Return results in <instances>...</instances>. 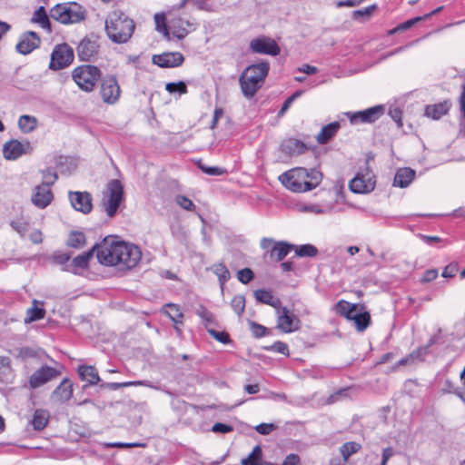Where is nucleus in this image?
<instances>
[{"mask_svg": "<svg viewBox=\"0 0 465 465\" xmlns=\"http://www.w3.org/2000/svg\"><path fill=\"white\" fill-rule=\"evenodd\" d=\"M51 259L56 264L66 266V263L70 260V255L67 253L56 252L52 255Z\"/></svg>", "mask_w": 465, "mask_h": 465, "instance_id": "nucleus-58", "label": "nucleus"}, {"mask_svg": "<svg viewBox=\"0 0 465 465\" xmlns=\"http://www.w3.org/2000/svg\"><path fill=\"white\" fill-rule=\"evenodd\" d=\"M41 40L38 35L33 31L25 33L19 42L17 43L15 49L22 54H28L40 45Z\"/></svg>", "mask_w": 465, "mask_h": 465, "instance_id": "nucleus-20", "label": "nucleus"}, {"mask_svg": "<svg viewBox=\"0 0 465 465\" xmlns=\"http://www.w3.org/2000/svg\"><path fill=\"white\" fill-rule=\"evenodd\" d=\"M415 177V171L405 167L400 168L394 176L393 185L400 188L408 187Z\"/></svg>", "mask_w": 465, "mask_h": 465, "instance_id": "nucleus-27", "label": "nucleus"}, {"mask_svg": "<svg viewBox=\"0 0 465 465\" xmlns=\"http://www.w3.org/2000/svg\"><path fill=\"white\" fill-rule=\"evenodd\" d=\"M74 57V51L67 44L58 45L51 54L49 68L54 71L64 69L73 63Z\"/></svg>", "mask_w": 465, "mask_h": 465, "instance_id": "nucleus-10", "label": "nucleus"}, {"mask_svg": "<svg viewBox=\"0 0 465 465\" xmlns=\"http://www.w3.org/2000/svg\"><path fill=\"white\" fill-rule=\"evenodd\" d=\"M45 316L44 303L34 300L32 307L27 310V316L25 320H42Z\"/></svg>", "mask_w": 465, "mask_h": 465, "instance_id": "nucleus-34", "label": "nucleus"}, {"mask_svg": "<svg viewBox=\"0 0 465 465\" xmlns=\"http://www.w3.org/2000/svg\"><path fill=\"white\" fill-rule=\"evenodd\" d=\"M100 94L105 104H114L119 100L121 88L115 76L108 75L102 80Z\"/></svg>", "mask_w": 465, "mask_h": 465, "instance_id": "nucleus-12", "label": "nucleus"}, {"mask_svg": "<svg viewBox=\"0 0 465 465\" xmlns=\"http://www.w3.org/2000/svg\"><path fill=\"white\" fill-rule=\"evenodd\" d=\"M32 145L30 142H19L18 140H11L6 142L3 147V153L7 160H16L23 154L31 153Z\"/></svg>", "mask_w": 465, "mask_h": 465, "instance_id": "nucleus-14", "label": "nucleus"}, {"mask_svg": "<svg viewBox=\"0 0 465 465\" xmlns=\"http://www.w3.org/2000/svg\"><path fill=\"white\" fill-rule=\"evenodd\" d=\"M97 244H95L90 251L85 252L76 257H74L72 261V263L66 265L64 268V271L72 272L74 273L77 272V269H85L88 266L90 259L93 257L94 250L99 248Z\"/></svg>", "mask_w": 465, "mask_h": 465, "instance_id": "nucleus-24", "label": "nucleus"}, {"mask_svg": "<svg viewBox=\"0 0 465 465\" xmlns=\"http://www.w3.org/2000/svg\"><path fill=\"white\" fill-rule=\"evenodd\" d=\"M175 201L179 206L186 211H193L195 209L194 203L186 196L178 195Z\"/></svg>", "mask_w": 465, "mask_h": 465, "instance_id": "nucleus-53", "label": "nucleus"}, {"mask_svg": "<svg viewBox=\"0 0 465 465\" xmlns=\"http://www.w3.org/2000/svg\"><path fill=\"white\" fill-rule=\"evenodd\" d=\"M262 451L259 445H256L252 452L242 460V465H260L262 462Z\"/></svg>", "mask_w": 465, "mask_h": 465, "instance_id": "nucleus-36", "label": "nucleus"}, {"mask_svg": "<svg viewBox=\"0 0 465 465\" xmlns=\"http://www.w3.org/2000/svg\"><path fill=\"white\" fill-rule=\"evenodd\" d=\"M265 350L267 351H273L275 352L283 354L288 356L289 355V348L288 345L282 341H276L271 346L265 347Z\"/></svg>", "mask_w": 465, "mask_h": 465, "instance_id": "nucleus-52", "label": "nucleus"}, {"mask_svg": "<svg viewBox=\"0 0 465 465\" xmlns=\"http://www.w3.org/2000/svg\"><path fill=\"white\" fill-rule=\"evenodd\" d=\"M73 391L74 390L72 381L69 379L65 378L52 392L51 401L54 403H64L72 398Z\"/></svg>", "mask_w": 465, "mask_h": 465, "instance_id": "nucleus-21", "label": "nucleus"}, {"mask_svg": "<svg viewBox=\"0 0 465 465\" xmlns=\"http://www.w3.org/2000/svg\"><path fill=\"white\" fill-rule=\"evenodd\" d=\"M457 272H458V264L457 263H450L444 268V270L442 272V276L444 278H451V277H454Z\"/></svg>", "mask_w": 465, "mask_h": 465, "instance_id": "nucleus-60", "label": "nucleus"}, {"mask_svg": "<svg viewBox=\"0 0 465 465\" xmlns=\"http://www.w3.org/2000/svg\"><path fill=\"white\" fill-rule=\"evenodd\" d=\"M394 450L391 447L385 448L382 451L381 465H387L388 460L393 456Z\"/></svg>", "mask_w": 465, "mask_h": 465, "instance_id": "nucleus-64", "label": "nucleus"}, {"mask_svg": "<svg viewBox=\"0 0 465 465\" xmlns=\"http://www.w3.org/2000/svg\"><path fill=\"white\" fill-rule=\"evenodd\" d=\"M280 148L283 153L290 156L302 154L308 149L307 145L303 142L294 138H289L282 141Z\"/></svg>", "mask_w": 465, "mask_h": 465, "instance_id": "nucleus-23", "label": "nucleus"}, {"mask_svg": "<svg viewBox=\"0 0 465 465\" xmlns=\"http://www.w3.org/2000/svg\"><path fill=\"white\" fill-rule=\"evenodd\" d=\"M10 226L21 236L25 237L28 232L29 223L23 218L12 220Z\"/></svg>", "mask_w": 465, "mask_h": 465, "instance_id": "nucleus-44", "label": "nucleus"}, {"mask_svg": "<svg viewBox=\"0 0 465 465\" xmlns=\"http://www.w3.org/2000/svg\"><path fill=\"white\" fill-rule=\"evenodd\" d=\"M163 313L170 320H177L183 317L180 307L173 303H168L163 309Z\"/></svg>", "mask_w": 465, "mask_h": 465, "instance_id": "nucleus-45", "label": "nucleus"}, {"mask_svg": "<svg viewBox=\"0 0 465 465\" xmlns=\"http://www.w3.org/2000/svg\"><path fill=\"white\" fill-rule=\"evenodd\" d=\"M302 91L299 90V91H296L295 93H293L290 97H288L284 101V103L279 112V114H283L288 110L290 105L293 103V101L295 99H297L298 97H300L302 95Z\"/></svg>", "mask_w": 465, "mask_h": 465, "instance_id": "nucleus-55", "label": "nucleus"}, {"mask_svg": "<svg viewBox=\"0 0 465 465\" xmlns=\"http://www.w3.org/2000/svg\"><path fill=\"white\" fill-rule=\"evenodd\" d=\"M250 49L255 54L278 55L281 52L277 43L269 37L260 36L250 42Z\"/></svg>", "mask_w": 465, "mask_h": 465, "instance_id": "nucleus-13", "label": "nucleus"}, {"mask_svg": "<svg viewBox=\"0 0 465 465\" xmlns=\"http://www.w3.org/2000/svg\"><path fill=\"white\" fill-rule=\"evenodd\" d=\"M293 249H295L296 255L300 257H314L318 253L317 248L312 244L294 245Z\"/></svg>", "mask_w": 465, "mask_h": 465, "instance_id": "nucleus-43", "label": "nucleus"}, {"mask_svg": "<svg viewBox=\"0 0 465 465\" xmlns=\"http://www.w3.org/2000/svg\"><path fill=\"white\" fill-rule=\"evenodd\" d=\"M365 0H341V1H338L336 3V6L338 8H341V7H353V6H356V5H359L360 4H361L362 2H364Z\"/></svg>", "mask_w": 465, "mask_h": 465, "instance_id": "nucleus-62", "label": "nucleus"}, {"mask_svg": "<svg viewBox=\"0 0 465 465\" xmlns=\"http://www.w3.org/2000/svg\"><path fill=\"white\" fill-rule=\"evenodd\" d=\"M350 189L356 193H368L374 190L375 180L373 175L366 171V173H357L356 176L350 182Z\"/></svg>", "mask_w": 465, "mask_h": 465, "instance_id": "nucleus-15", "label": "nucleus"}, {"mask_svg": "<svg viewBox=\"0 0 465 465\" xmlns=\"http://www.w3.org/2000/svg\"><path fill=\"white\" fill-rule=\"evenodd\" d=\"M154 22L156 30L163 35L167 40H171V33L165 23V16L163 14H155Z\"/></svg>", "mask_w": 465, "mask_h": 465, "instance_id": "nucleus-39", "label": "nucleus"}, {"mask_svg": "<svg viewBox=\"0 0 465 465\" xmlns=\"http://www.w3.org/2000/svg\"><path fill=\"white\" fill-rule=\"evenodd\" d=\"M53 193L46 185H37L34 189L32 203L35 206L44 209L48 206L53 200Z\"/></svg>", "mask_w": 465, "mask_h": 465, "instance_id": "nucleus-22", "label": "nucleus"}, {"mask_svg": "<svg viewBox=\"0 0 465 465\" xmlns=\"http://www.w3.org/2000/svg\"><path fill=\"white\" fill-rule=\"evenodd\" d=\"M193 25L183 18L173 19L170 23L171 35L179 40L183 39L190 32L189 27Z\"/></svg>", "mask_w": 465, "mask_h": 465, "instance_id": "nucleus-25", "label": "nucleus"}, {"mask_svg": "<svg viewBox=\"0 0 465 465\" xmlns=\"http://www.w3.org/2000/svg\"><path fill=\"white\" fill-rule=\"evenodd\" d=\"M72 77L81 90L89 93L94 89L100 79L101 71L94 65H80L73 70Z\"/></svg>", "mask_w": 465, "mask_h": 465, "instance_id": "nucleus-6", "label": "nucleus"}, {"mask_svg": "<svg viewBox=\"0 0 465 465\" xmlns=\"http://www.w3.org/2000/svg\"><path fill=\"white\" fill-rule=\"evenodd\" d=\"M294 248V245L285 242H277L270 251V257L280 262L283 260L289 252Z\"/></svg>", "mask_w": 465, "mask_h": 465, "instance_id": "nucleus-29", "label": "nucleus"}, {"mask_svg": "<svg viewBox=\"0 0 465 465\" xmlns=\"http://www.w3.org/2000/svg\"><path fill=\"white\" fill-rule=\"evenodd\" d=\"M232 427L230 426V425H227V424H224V423H221V422H217L215 423L213 428H212V430L213 432H216V433H223V434H225V433H228V432H231L232 431Z\"/></svg>", "mask_w": 465, "mask_h": 465, "instance_id": "nucleus-61", "label": "nucleus"}, {"mask_svg": "<svg viewBox=\"0 0 465 465\" xmlns=\"http://www.w3.org/2000/svg\"><path fill=\"white\" fill-rule=\"evenodd\" d=\"M300 322H279L278 329L282 332L289 333L300 328Z\"/></svg>", "mask_w": 465, "mask_h": 465, "instance_id": "nucleus-50", "label": "nucleus"}, {"mask_svg": "<svg viewBox=\"0 0 465 465\" xmlns=\"http://www.w3.org/2000/svg\"><path fill=\"white\" fill-rule=\"evenodd\" d=\"M377 5H372L362 9H358L352 12L351 17L356 21H366L370 19L373 12L376 10Z\"/></svg>", "mask_w": 465, "mask_h": 465, "instance_id": "nucleus-38", "label": "nucleus"}, {"mask_svg": "<svg viewBox=\"0 0 465 465\" xmlns=\"http://www.w3.org/2000/svg\"><path fill=\"white\" fill-rule=\"evenodd\" d=\"M213 272L217 275L219 282L223 287L224 283L230 279V272L223 263L214 264L212 267Z\"/></svg>", "mask_w": 465, "mask_h": 465, "instance_id": "nucleus-40", "label": "nucleus"}, {"mask_svg": "<svg viewBox=\"0 0 465 465\" xmlns=\"http://www.w3.org/2000/svg\"><path fill=\"white\" fill-rule=\"evenodd\" d=\"M77 55L81 61H91L99 51V45L94 35L85 36L81 40L77 48Z\"/></svg>", "mask_w": 465, "mask_h": 465, "instance_id": "nucleus-16", "label": "nucleus"}, {"mask_svg": "<svg viewBox=\"0 0 465 465\" xmlns=\"http://www.w3.org/2000/svg\"><path fill=\"white\" fill-rule=\"evenodd\" d=\"M385 112L383 105H375L363 111L347 112L345 115L350 119L351 124H371L377 121Z\"/></svg>", "mask_w": 465, "mask_h": 465, "instance_id": "nucleus-11", "label": "nucleus"}, {"mask_svg": "<svg viewBox=\"0 0 465 465\" xmlns=\"http://www.w3.org/2000/svg\"><path fill=\"white\" fill-rule=\"evenodd\" d=\"M340 128V124L338 122H334L323 126L321 132L317 135V141L319 143H326Z\"/></svg>", "mask_w": 465, "mask_h": 465, "instance_id": "nucleus-31", "label": "nucleus"}, {"mask_svg": "<svg viewBox=\"0 0 465 465\" xmlns=\"http://www.w3.org/2000/svg\"><path fill=\"white\" fill-rule=\"evenodd\" d=\"M57 173L51 168L43 171V183L42 185H46L48 188L57 180Z\"/></svg>", "mask_w": 465, "mask_h": 465, "instance_id": "nucleus-49", "label": "nucleus"}, {"mask_svg": "<svg viewBox=\"0 0 465 465\" xmlns=\"http://www.w3.org/2000/svg\"><path fill=\"white\" fill-rule=\"evenodd\" d=\"M12 353L15 357L25 361L30 358H41L44 351L40 348L22 347L15 349Z\"/></svg>", "mask_w": 465, "mask_h": 465, "instance_id": "nucleus-30", "label": "nucleus"}, {"mask_svg": "<svg viewBox=\"0 0 465 465\" xmlns=\"http://www.w3.org/2000/svg\"><path fill=\"white\" fill-rule=\"evenodd\" d=\"M12 371L10 359L6 356H0V381H7Z\"/></svg>", "mask_w": 465, "mask_h": 465, "instance_id": "nucleus-37", "label": "nucleus"}, {"mask_svg": "<svg viewBox=\"0 0 465 465\" xmlns=\"http://www.w3.org/2000/svg\"><path fill=\"white\" fill-rule=\"evenodd\" d=\"M78 374L82 380L86 381L90 385H94L100 381V377L93 366L79 367Z\"/></svg>", "mask_w": 465, "mask_h": 465, "instance_id": "nucleus-32", "label": "nucleus"}, {"mask_svg": "<svg viewBox=\"0 0 465 465\" xmlns=\"http://www.w3.org/2000/svg\"><path fill=\"white\" fill-rule=\"evenodd\" d=\"M50 16L61 24H74L85 19L86 10L75 2L58 4L50 10Z\"/></svg>", "mask_w": 465, "mask_h": 465, "instance_id": "nucleus-5", "label": "nucleus"}, {"mask_svg": "<svg viewBox=\"0 0 465 465\" xmlns=\"http://www.w3.org/2000/svg\"><path fill=\"white\" fill-rule=\"evenodd\" d=\"M59 375V371L50 366H43L36 370L29 379V385L32 389H36L54 379Z\"/></svg>", "mask_w": 465, "mask_h": 465, "instance_id": "nucleus-19", "label": "nucleus"}, {"mask_svg": "<svg viewBox=\"0 0 465 465\" xmlns=\"http://www.w3.org/2000/svg\"><path fill=\"white\" fill-rule=\"evenodd\" d=\"M143 381H127V382H112V383H108L107 387L112 390H118L120 388H124V387H129V386H139V385H143Z\"/></svg>", "mask_w": 465, "mask_h": 465, "instance_id": "nucleus-57", "label": "nucleus"}, {"mask_svg": "<svg viewBox=\"0 0 465 465\" xmlns=\"http://www.w3.org/2000/svg\"><path fill=\"white\" fill-rule=\"evenodd\" d=\"M31 21L39 24L42 28L51 31V25L44 6L38 7L33 14Z\"/></svg>", "mask_w": 465, "mask_h": 465, "instance_id": "nucleus-33", "label": "nucleus"}, {"mask_svg": "<svg viewBox=\"0 0 465 465\" xmlns=\"http://www.w3.org/2000/svg\"><path fill=\"white\" fill-rule=\"evenodd\" d=\"M67 244L73 248H81L85 244V235L81 232H73L70 233Z\"/></svg>", "mask_w": 465, "mask_h": 465, "instance_id": "nucleus-42", "label": "nucleus"}, {"mask_svg": "<svg viewBox=\"0 0 465 465\" xmlns=\"http://www.w3.org/2000/svg\"><path fill=\"white\" fill-rule=\"evenodd\" d=\"M69 200L72 207L84 214L93 209V197L88 192H69Z\"/></svg>", "mask_w": 465, "mask_h": 465, "instance_id": "nucleus-17", "label": "nucleus"}, {"mask_svg": "<svg viewBox=\"0 0 465 465\" xmlns=\"http://www.w3.org/2000/svg\"><path fill=\"white\" fill-rule=\"evenodd\" d=\"M124 198V187L119 180H111L104 192L102 205L109 217H114Z\"/></svg>", "mask_w": 465, "mask_h": 465, "instance_id": "nucleus-7", "label": "nucleus"}, {"mask_svg": "<svg viewBox=\"0 0 465 465\" xmlns=\"http://www.w3.org/2000/svg\"><path fill=\"white\" fill-rule=\"evenodd\" d=\"M278 180L287 190L301 193L318 187L322 183V174L315 168L295 167L282 173Z\"/></svg>", "mask_w": 465, "mask_h": 465, "instance_id": "nucleus-2", "label": "nucleus"}, {"mask_svg": "<svg viewBox=\"0 0 465 465\" xmlns=\"http://www.w3.org/2000/svg\"><path fill=\"white\" fill-rule=\"evenodd\" d=\"M208 332L219 342L228 344L231 342L229 334L224 331H216L214 329L207 327Z\"/></svg>", "mask_w": 465, "mask_h": 465, "instance_id": "nucleus-47", "label": "nucleus"}, {"mask_svg": "<svg viewBox=\"0 0 465 465\" xmlns=\"http://www.w3.org/2000/svg\"><path fill=\"white\" fill-rule=\"evenodd\" d=\"M438 271L436 269L427 270L421 278V282H430L438 277Z\"/></svg>", "mask_w": 465, "mask_h": 465, "instance_id": "nucleus-63", "label": "nucleus"}, {"mask_svg": "<svg viewBox=\"0 0 465 465\" xmlns=\"http://www.w3.org/2000/svg\"><path fill=\"white\" fill-rule=\"evenodd\" d=\"M423 20V17L421 16H417V17H414V18H411L410 20H407L401 24H400L399 25H397L396 27H394L393 29L390 30L388 32V34L390 35H394L398 32H401V31H405V30H408L410 29L411 26H413L416 23L420 22Z\"/></svg>", "mask_w": 465, "mask_h": 465, "instance_id": "nucleus-46", "label": "nucleus"}, {"mask_svg": "<svg viewBox=\"0 0 465 465\" xmlns=\"http://www.w3.org/2000/svg\"><path fill=\"white\" fill-rule=\"evenodd\" d=\"M152 61L153 64L159 67L173 68L182 65L184 57L180 52H165L160 54H153Z\"/></svg>", "mask_w": 465, "mask_h": 465, "instance_id": "nucleus-18", "label": "nucleus"}, {"mask_svg": "<svg viewBox=\"0 0 465 465\" xmlns=\"http://www.w3.org/2000/svg\"><path fill=\"white\" fill-rule=\"evenodd\" d=\"M254 277L252 271L249 268H244L237 272L238 280L242 283L250 282Z\"/></svg>", "mask_w": 465, "mask_h": 465, "instance_id": "nucleus-54", "label": "nucleus"}, {"mask_svg": "<svg viewBox=\"0 0 465 465\" xmlns=\"http://www.w3.org/2000/svg\"><path fill=\"white\" fill-rule=\"evenodd\" d=\"M361 444L354 442V441H349L344 443L340 450L341 453L344 459V460H347L349 457H351L352 454L358 452L361 450Z\"/></svg>", "mask_w": 465, "mask_h": 465, "instance_id": "nucleus-41", "label": "nucleus"}, {"mask_svg": "<svg viewBox=\"0 0 465 465\" xmlns=\"http://www.w3.org/2000/svg\"><path fill=\"white\" fill-rule=\"evenodd\" d=\"M49 419L50 413L48 411L44 409H37L33 414L31 424L33 425L34 430L40 431L46 427Z\"/></svg>", "mask_w": 465, "mask_h": 465, "instance_id": "nucleus-28", "label": "nucleus"}, {"mask_svg": "<svg viewBox=\"0 0 465 465\" xmlns=\"http://www.w3.org/2000/svg\"><path fill=\"white\" fill-rule=\"evenodd\" d=\"M337 313L346 320L351 321H366L371 320V315L365 306L361 303H351L344 300H341L335 305Z\"/></svg>", "mask_w": 465, "mask_h": 465, "instance_id": "nucleus-9", "label": "nucleus"}, {"mask_svg": "<svg viewBox=\"0 0 465 465\" xmlns=\"http://www.w3.org/2000/svg\"><path fill=\"white\" fill-rule=\"evenodd\" d=\"M135 24L120 10L113 11L105 20V32L109 39L116 44L126 43L134 34Z\"/></svg>", "mask_w": 465, "mask_h": 465, "instance_id": "nucleus-3", "label": "nucleus"}, {"mask_svg": "<svg viewBox=\"0 0 465 465\" xmlns=\"http://www.w3.org/2000/svg\"><path fill=\"white\" fill-rule=\"evenodd\" d=\"M250 329L252 331L253 335L257 338L262 337L267 332V328L256 323L255 322H250Z\"/></svg>", "mask_w": 465, "mask_h": 465, "instance_id": "nucleus-56", "label": "nucleus"}, {"mask_svg": "<svg viewBox=\"0 0 465 465\" xmlns=\"http://www.w3.org/2000/svg\"><path fill=\"white\" fill-rule=\"evenodd\" d=\"M96 256L101 264L132 269L141 260L142 252L134 244L124 242H105L98 248Z\"/></svg>", "mask_w": 465, "mask_h": 465, "instance_id": "nucleus-1", "label": "nucleus"}, {"mask_svg": "<svg viewBox=\"0 0 465 465\" xmlns=\"http://www.w3.org/2000/svg\"><path fill=\"white\" fill-rule=\"evenodd\" d=\"M450 107L451 104L449 101L429 104L425 107L424 115L433 120H439L449 113Z\"/></svg>", "mask_w": 465, "mask_h": 465, "instance_id": "nucleus-26", "label": "nucleus"}, {"mask_svg": "<svg viewBox=\"0 0 465 465\" xmlns=\"http://www.w3.org/2000/svg\"><path fill=\"white\" fill-rule=\"evenodd\" d=\"M253 295L258 302L269 304L276 309L277 320H298L300 317L303 316L291 312L285 307H282L280 299L274 297L270 291L262 289L256 290Z\"/></svg>", "mask_w": 465, "mask_h": 465, "instance_id": "nucleus-8", "label": "nucleus"}, {"mask_svg": "<svg viewBox=\"0 0 465 465\" xmlns=\"http://www.w3.org/2000/svg\"><path fill=\"white\" fill-rule=\"evenodd\" d=\"M244 304H245V300H244V297L242 295L233 297V299L232 300V302H231V305H232L233 311L235 312V313L238 316H240V314L243 312Z\"/></svg>", "mask_w": 465, "mask_h": 465, "instance_id": "nucleus-51", "label": "nucleus"}, {"mask_svg": "<svg viewBox=\"0 0 465 465\" xmlns=\"http://www.w3.org/2000/svg\"><path fill=\"white\" fill-rule=\"evenodd\" d=\"M166 91L170 94L179 93L180 94H183L187 93V86L184 82L179 81L177 83H168L165 86Z\"/></svg>", "mask_w": 465, "mask_h": 465, "instance_id": "nucleus-48", "label": "nucleus"}, {"mask_svg": "<svg viewBox=\"0 0 465 465\" xmlns=\"http://www.w3.org/2000/svg\"><path fill=\"white\" fill-rule=\"evenodd\" d=\"M37 126V120L35 116L24 114L18 119L19 129L25 134L33 132Z\"/></svg>", "mask_w": 465, "mask_h": 465, "instance_id": "nucleus-35", "label": "nucleus"}, {"mask_svg": "<svg viewBox=\"0 0 465 465\" xmlns=\"http://www.w3.org/2000/svg\"><path fill=\"white\" fill-rule=\"evenodd\" d=\"M275 429L273 423H261L255 427L256 431L262 435H268Z\"/></svg>", "mask_w": 465, "mask_h": 465, "instance_id": "nucleus-59", "label": "nucleus"}, {"mask_svg": "<svg viewBox=\"0 0 465 465\" xmlns=\"http://www.w3.org/2000/svg\"><path fill=\"white\" fill-rule=\"evenodd\" d=\"M269 69L270 66L267 62L252 64L244 69L239 78L244 97L251 99L255 95L257 91L262 87L269 73Z\"/></svg>", "mask_w": 465, "mask_h": 465, "instance_id": "nucleus-4", "label": "nucleus"}]
</instances>
